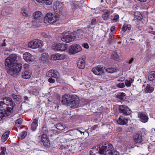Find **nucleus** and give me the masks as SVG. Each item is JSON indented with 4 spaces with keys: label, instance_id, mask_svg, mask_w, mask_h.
<instances>
[{
    "label": "nucleus",
    "instance_id": "f257e3e1",
    "mask_svg": "<svg viewBox=\"0 0 155 155\" xmlns=\"http://www.w3.org/2000/svg\"><path fill=\"white\" fill-rule=\"evenodd\" d=\"M119 155V153L114 149L111 144L107 143H103L98 146L91 149L90 155Z\"/></svg>",
    "mask_w": 155,
    "mask_h": 155
},
{
    "label": "nucleus",
    "instance_id": "f03ea898",
    "mask_svg": "<svg viewBox=\"0 0 155 155\" xmlns=\"http://www.w3.org/2000/svg\"><path fill=\"white\" fill-rule=\"evenodd\" d=\"M17 56L15 54L10 55L5 60V65L9 69L7 72L12 76H16L20 72L22 64L19 63H17Z\"/></svg>",
    "mask_w": 155,
    "mask_h": 155
},
{
    "label": "nucleus",
    "instance_id": "7ed1b4c3",
    "mask_svg": "<svg viewBox=\"0 0 155 155\" xmlns=\"http://www.w3.org/2000/svg\"><path fill=\"white\" fill-rule=\"evenodd\" d=\"M75 38V36L68 32L62 33L61 36V39L62 41L66 43H68L74 41Z\"/></svg>",
    "mask_w": 155,
    "mask_h": 155
},
{
    "label": "nucleus",
    "instance_id": "20e7f679",
    "mask_svg": "<svg viewBox=\"0 0 155 155\" xmlns=\"http://www.w3.org/2000/svg\"><path fill=\"white\" fill-rule=\"evenodd\" d=\"M29 47L32 49L41 47L43 43L42 41L38 39L32 40L28 43Z\"/></svg>",
    "mask_w": 155,
    "mask_h": 155
},
{
    "label": "nucleus",
    "instance_id": "39448f33",
    "mask_svg": "<svg viewBox=\"0 0 155 155\" xmlns=\"http://www.w3.org/2000/svg\"><path fill=\"white\" fill-rule=\"evenodd\" d=\"M34 18L32 21L34 25H35L36 24H38L40 22L43 18V15L41 12L39 11H37L33 14Z\"/></svg>",
    "mask_w": 155,
    "mask_h": 155
},
{
    "label": "nucleus",
    "instance_id": "423d86ee",
    "mask_svg": "<svg viewBox=\"0 0 155 155\" xmlns=\"http://www.w3.org/2000/svg\"><path fill=\"white\" fill-rule=\"evenodd\" d=\"M3 101H2L5 104H6L8 107H9V110L12 111L14 107L15 106V103L13 102L11 98L4 97L2 98Z\"/></svg>",
    "mask_w": 155,
    "mask_h": 155
},
{
    "label": "nucleus",
    "instance_id": "0eeeda50",
    "mask_svg": "<svg viewBox=\"0 0 155 155\" xmlns=\"http://www.w3.org/2000/svg\"><path fill=\"white\" fill-rule=\"evenodd\" d=\"M80 103V100L78 96L72 95L70 101V106L73 108L78 107Z\"/></svg>",
    "mask_w": 155,
    "mask_h": 155
},
{
    "label": "nucleus",
    "instance_id": "6e6552de",
    "mask_svg": "<svg viewBox=\"0 0 155 155\" xmlns=\"http://www.w3.org/2000/svg\"><path fill=\"white\" fill-rule=\"evenodd\" d=\"M68 47L67 44L64 43H55L53 45L52 48L55 50L57 51H65Z\"/></svg>",
    "mask_w": 155,
    "mask_h": 155
},
{
    "label": "nucleus",
    "instance_id": "1a4fd4ad",
    "mask_svg": "<svg viewBox=\"0 0 155 155\" xmlns=\"http://www.w3.org/2000/svg\"><path fill=\"white\" fill-rule=\"evenodd\" d=\"M119 109L120 113L126 116L129 115L131 113V110L127 106L124 105H119Z\"/></svg>",
    "mask_w": 155,
    "mask_h": 155
},
{
    "label": "nucleus",
    "instance_id": "9d476101",
    "mask_svg": "<svg viewBox=\"0 0 155 155\" xmlns=\"http://www.w3.org/2000/svg\"><path fill=\"white\" fill-rule=\"evenodd\" d=\"M82 50L81 46L78 44H74L69 47V51L70 53L74 54Z\"/></svg>",
    "mask_w": 155,
    "mask_h": 155
},
{
    "label": "nucleus",
    "instance_id": "9b49d317",
    "mask_svg": "<svg viewBox=\"0 0 155 155\" xmlns=\"http://www.w3.org/2000/svg\"><path fill=\"white\" fill-rule=\"evenodd\" d=\"M72 95L66 94L64 95L62 97L61 103L62 104L67 106H70Z\"/></svg>",
    "mask_w": 155,
    "mask_h": 155
},
{
    "label": "nucleus",
    "instance_id": "f8f14e48",
    "mask_svg": "<svg viewBox=\"0 0 155 155\" xmlns=\"http://www.w3.org/2000/svg\"><path fill=\"white\" fill-rule=\"evenodd\" d=\"M82 130H80L78 129H74L67 131V133H69V134L72 136L73 138H76L78 137L77 134L80 133L81 134L84 135L85 133L83 131V129H81Z\"/></svg>",
    "mask_w": 155,
    "mask_h": 155
},
{
    "label": "nucleus",
    "instance_id": "ddd939ff",
    "mask_svg": "<svg viewBox=\"0 0 155 155\" xmlns=\"http://www.w3.org/2000/svg\"><path fill=\"white\" fill-rule=\"evenodd\" d=\"M23 57L24 60L28 63L33 62L35 59L34 56L29 52L25 53Z\"/></svg>",
    "mask_w": 155,
    "mask_h": 155
},
{
    "label": "nucleus",
    "instance_id": "4468645a",
    "mask_svg": "<svg viewBox=\"0 0 155 155\" xmlns=\"http://www.w3.org/2000/svg\"><path fill=\"white\" fill-rule=\"evenodd\" d=\"M9 107H8L2 101H0V110L5 113H9L10 114L12 111H10Z\"/></svg>",
    "mask_w": 155,
    "mask_h": 155
},
{
    "label": "nucleus",
    "instance_id": "2eb2a0df",
    "mask_svg": "<svg viewBox=\"0 0 155 155\" xmlns=\"http://www.w3.org/2000/svg\"><path fill=\"white\" fill-rule=\"evenodd\" d=\"M129 120L128 118H126L123 116H120L117 120V122L120 125H124L127 124Z\"/></svg>",
    "mask_w": 155,
    "mask_h": 155
},
{
    "label": "nucleus",
    "instance_id": "dca6fc26",
    "mask_svg": "<svg viewBox=\"0 0 155 155\" xmlns=\"http://www.w3.org/2000/svg\"><path fill=\"white\" fill-rule=\"evenodd\" d=\"M63 7L62 3L58 2L57 3L54 9L56 14L59 15L62 14L63 11Z\"/></svg>",
    "mask_w": 155,
    "mask_h": 155
},
{
    "label": "nucleus",
    "instance_id": "f3484780",
    "mask_svg": "<svg viewBox=\"0 0 155 155\" xmlns=\"http://www.w3.org/2000/svg\"><path fill=\"white\" fill-rule=\"evenodd\" d=\"M32 74L31 71L30 70H24L21 73L22 78L24 79H29Z\"/></svg>",
    "mask_w": 155,
    "mask_h": 155
},
{
    "label": "nucleus",
    "instance_id": "a211bd4d",
    "mask_svg": "<svg viewBox=\"0 0 155 155\" xmlns=\"http://www.w3.org/2000/svg\"><path fill=\"white\" fill-rule=\"evenodd\" d=\"M58 72L53 70H50L46 74V75L48 77H52L56 78L58 77Z\"/></svg>",
    "mask_w": 155,
    "mask_h": 155
},
{
    "label": "nucleus",
    "instance_id": "6ab92c4d",
    "mask_svg": "<svg viewBox=\"0 0 155 155\" xmlns=\"http://www.w3.org/2000/svg\"><path fill=\"white\" fill-rule=\"evenodd\" d=\"M138 117L140 118V120L143 123L147 122L148 120V116L142 113L138 114Z\"/></svg>",
    "mask_w": 155,
    "mask_h": 155
},
{
    "label": "nucleus",
    "instance_id": "aec40b11",
    "mask_svg": "<svg viewBox=\"0 0 155 155\" xmlns=\"http://www.w3.org/2000/svg\"><path fill=\"white\" fill-rule=\"evenodd\" d=\"M92 71L94 74L97 75H100L104 72L102 68L98 67L93 68Z\"/></svg>",
    "mask_w": 155,
    "mask_h": 155
},
{
    "label": "nucleus",
    "instance_id": "412c9836",
    "mask_svg": "<svg viewBox=\"0 0 155 155\" xmlns=\"http://www.w3.org/2000/svg\"><path fill=\"white\" fill-rule=\"evenodd\" d=\"M77 65L79 69H83L85 68V62L83 58H81L78 62Z\"/></svg>",
    "mask_w": 155,
    "mask_h": 155
},
{
    "label": "nucleus",
    "instance_id": "4be33fe9",
    "mask_svg": "<svg viewBox=\"0 0 155 155\" xmlns=\"http://www.w3.org/2000/svg\"><path fill=\"white\" fill-rule=\"evenodd\" d=\"M148 79L152 83L155 85V72L152 71L148 76Z\"/></svg>",
    "mask_w": 155,
    "mask_h": 155
},
{
    "label": "nucleus",
    "instance_id": "5701e85b",
    "mask_svg": "<svg viewBox=\"0 0 155 155\" xmlns=\"http://www.w3.org/2000/svg\"><path fill=\"white\" fill-rule=\"evenodd\" d=\"M134 141L137 143H141L142 141V135L140 134H136L134 137Z\"/></svg>",
    "mask_w": 155,
    "mask_h": 155
},
{
    "label": "nucleus",
    "instance_id": "b1692460",
    "mask_svg": "<svg viewBox=\"0 0 155 155\" xmlns=\"http://www.w3.org/2000/svg\"><path fill=\"white\" fill-rule=\"evenodd\" d=\"M98 126L97 125H95L93 126L90 129L89 131H86L85 133L87 134L88 135H89V133H90V134H95L96 133L98 130Z\"/></svg>",
    "mask_w": 155,
    "mask_h": 155
},
{
    "label": "nucleus",
    "instance_id": "393cba45",
    "mask_svg": "<svg viewBox=\"0 0 155 155\" xmlns=\"http://www.w3.org/2000/svg\"><path fill=\"white\" fill-rule=\"evenodd\" d=\"M50 21L49 22L50 23H53L56 22L59 19V15H57L54 13V15L51 18H50Z\"/></svg>",
    "mask_w": 155,
    "mask_h": 155
},
{
    "label": "nucleus",
    "instance_id": "a878e982",
    "mask_svg": "<svg viewBox=\"0 0 155 155\" xmlns=\"http://www.w3.org/2000/svg\"><path fill=\"white\" fill-rule=\"evenodd\" d=\"M10 132L8 131L4 133L1 137V140L2 142H4L7 140L9 137Z\"/></svg>",
    "mask_w": 155,
    "mask_h": 155
},
{
    "label": "nucleus",
    "instance_id": "bb28decb",
    "mask_svg": "<svg viewBox=\"0 0 155 155\" xmlns=\"http://www.w3.org/2000/svg\"><path fill=\"white\" fill-rule=\"evenodd\" d=\"M144 90L146 93H150L153 91L154 88L152 87H150V84H147Z\"/></svg>",
    "mask_w": 155,
    "mask_h": 155
},
{
    "label": "nucleus",
    "instance_id": "cd10ccee",
    "mask_svg": "<svg viewBox=\"0 0 155 155\" xmlns=\"http://www.w3.org/2000/svg\"><path fill=\"white\" fill-rule=\"evenodd\" d=\"M21 13L23 16L25 18H26L29 16L28 10L25 8H23L21 9Z\"/></svg>",
    "mask_w": 155,
    "mask_h": 155
},
{
    "label": "nucleus",
    "instance_id": "c85d7f7f",
    "mask_svg": "<svg viewBox=\"0 0 155 155\" xmlns=\"http://www.w3.org/2000/svg\"><path fill=\"white\" fill-rule=\"evenodd\" d=\"M134 17L136 19L140 20L142 19L143 17L141 13L138 12H135L134 14Z\"/></svg>",
    "mask_w": 155,
    "mask_h": 155
},
{
    "label": "nucleus",
    "instance_id": "c756f323",
    "mask_svg": "<svg viewBox=\"0 0 155 155\" xmlns=\"http://www.w3.org/2000/svg\"><path fill=\"white\" fill-rule=\"evenodd\" d=\"M54 15V14H53L51 13H47L46 16L45 17V21L49 23L50 21V18H51L53 17Z\"/></svg>",
    "mask_w": 155,
    "mask_h": 155
},
{
    "label": "nucleus",
    "instance_id": "7c9ffc66",
    "mask_svg": "<svg viewBox=\"0 0 155 155\" xmlns=\"http://www.w3.org/2000/svg\"><path fill=\"white\" fill-rule=\"evenodd\" d=\"M56 128L59 130H62L65 128V125L63 124L58 123L56 125Z\"/></svg>",
    "mask_w": 155,
    "mask_h": 155
},
{
    "label": "nucleus",
    "instance_id": "2f4dec72",
    "mask_svg": "<svg viewBox=\"0 0 155 155\" xmlns=\"http://www.w3.org/2000/svg\"><path fill=\"white\" fill-rule=\"evenodd\" d=\"M9 113H5L0 110V120H2L4 117H5L9 115Z\"/></svg>",
    "mask_w": 155,
    "mask_h": 155
},
{
    "label": "nucleus",
    "instance_id": "473e14b6",
    "mask_svg": "<svg viewBox=\"0 0 155 155\" xmlns=\"http://www.w3.org/2000/svg\"><path fill=\"white\" fill-rule=\"evenodd\" d=\"M118 69L117 68H108L106 69V71L110 73H113L114 72H117Z\"/></svg>",
    "mask_w": 155,
    "mask_h": 155
},
{
    "label": "nucleus",
    "instance_id": "72a5a7b5",
    "mask_svg": "<svg viewBox=\"0 0 155 155\" xmlns=\"http://www.w3.org/2000/svg\"><path fill=\"white\" fill-rule=\"evenodd\" d=\"M111 58L117 61L119 60V56L116 51L112 52L111 56Z\"/></svg>",
    "mask_w": 155,
    "mask_h": 155
},
{
    "label": "nucleus",
    "instance_id": "f704fd0d",
    "mask_svg": "<svg viewBox=\"0 0 155 155\" xmlns=\"http://www.w3.org/2000/svg\"><path fill=\"white\" fill-rule=\"evenodd\" d=\"M37 2H39L42 3H45L47 5H51L52 4V0H36Z\"/></svg>",
    "mask_w": 155,
    "mask_h": 155
},
{
    "label": "nucleus",
    "instance_id": "c9c22d12",
    "mask_svg": "<svg viewBox=\"0 0 155 155\" xmlns=\"http://www.w3.org/2000/svg\"><path fill=\"white\" fill-rule=\"evenodd\" d=\"M12 98L15 99L17 101H19L21 99V97L19 95H16L14 94H12Z\"/></svg>",
    "mask_w": 155,
    "mask_h": 155
},
{
    "label": "nucleus",
    "instance_id": "e433bc0d",
    "mask_svg": "<svg viewBox=\"0 0 155 155\" xmlns=\"http://www.w3.org/2000/svg\"><path fill=\"white\" fill-rule=\"evenodd\" d=\"M44 146L46 148L49 147L50 146V143L49 139L42 141Z\"/></svg>",
    "mask_w": 155,
    "mask_h": 155
},
{
    "label": "nucleus",
    "instance_id": "4c0bfd02",
    "mask_svg": "<svg viewBox=\"0 0 155 155\" xmlns=\"http://www.w3.org/2000/svg\"><path fill=\"white\" fill-rule=\"evenodd\" d=\"M133 81V80L131 78H130L129 80H125V83L126 86L128 87H130Z\"/></svg>",
    "mask_w": 155,
    "mask_h": 155
},
{
    "label": "nucleus",
    "instance_id": "58836bf2",
    "mask_svg": "<svg viewBox=\"0 0 155 155\" xmlns=\"http://www.w3.org/2000/svg\"><path fill=\"white\" fill-rule=\"evenodd\" d=\"M110 12L108 11H106L104 12V14L103 15V18L104 20L107 19L109 16V14Z\"/></svg>",
    "mask_w": 155,
    "mask_h": 155
},
{
    "label": "nucleus",
    "instance_id": "ea45409f",
    "mask_svg": "<svg viewBox=\"0 0 155 155\" xmlns=\"http://www.w3.org/2000/svg\"><path fill=\"white\" fill-rule=\"evenodd\" d=\"M48 57V53H44L42 54L41 59L44 61L47 60Z\"/></svg>",
    "mask_w": 155,
    "mask_h": 155
},
{
    "label": "nucleus",
    "instance_id": "a19ab883",
    "mask_svg": "<svg viewBox=\"0 0 155 155\" xmlns=\"http://www.w3.org/2000/svg\"><path fill=\"white\" fill-rule=\"evenodd\" d=\"M126 95V94L125 93L122 92L120 93V94L117 95L116 97L120 99L123 100V97H125Z\"/></svg>",
    "mask_w": 155,
    "mask_h": 155
},
{
    "label": "nucleus",
    "instance_id": "79ce46f5",
    "mask_svg": "<svg viewBox=\"0 0 155 155\" xmlns=\"http://www.w3.org/2000/svg\"><path fill=\"white\" fill-rule=\"evenodd\" d=\"M115 41L112 35H110L109 36L108 42L109 44H111L112 42Z\"/></svg>",
    "mask_w": 155,
    "mask_h": 155
},
{
    "label": "nucleus",
    "instance_id": "37998d69",
    "mask_svg": "<svg viewBox=\"0 0 155 155\" xmlns=\"http://www.w3.org/2000/svg\"><path fill=\"white\" fill-rule=\"evenodd\" d=\"M58 54H55L52 55L51 59L52 60L56 61L58 60Z\"/></svg>",
    "mask_w": 155,
    "mask_h": 155
},
{
    "label": "nucleus",
    "instance_id": "c03bdc74",
    "mask_svg": "<svg viewBox=\"0 0 155 155\" xmlns=\"http://www.w3.org/2000/svg\"><path fill=\"white\" fill-rule=\"evenodd\" d=\"M95 26L94 25H92L91 24H90L87 27V28L88 30L90 32H93V30H94V28Z\"/></svg>",
    "mask_w": 155,
    "mask_h": 155
},
{
    "label": "nucleus",
    "instance_id": "a18cd8bd",
    "mask_svg": "<svg viewBox=\"0 0 155 155\" xmlns=\"http://www.w3.org/2000/svg\"><path fill=\"white\" fill-rule=\"evenodd\" d=\"M127 24H125L124 25L122 28V31L121 33L123 34V33L127 30Z\"/></svg>",
    "mask_w": 155,
    "mask_h": 155
},
{
    "label": "nucleus",
    "instance_id": "49530a36",
    "mask_svg": "<svg viewBox=\"0 0 155 155\" xmlns=\"http://www.w3.org/2000/svg\"><path fill=\"white\" fill-rule=\"evenodd\" d=\"M48 139V138L47 137V136L45 134H43L41 136V140L42 141H45V140Z\"/></svg>",
    "mask_w": 155,
    "mask_h": 155
},
{
    "label": "nucleus",
    "instance_id": "de8ad7c7",
    "mask_svg": "<svg viewBox=\"0 0 155 155\" xmlns=\"http://www.w3.org/2000/svg\"><path fill=\"white\" fill-rule=\"evenodd\" d=\"M38 126V125H36L31 124V128L32 130L34 131H35L36 130Z\"/></svg>",
    "mask_w": 155,
    "mask_h": 155
},
{
    "label": "nucleus",
    "instance_id": "09e8293b",
    "mask_svg": "<svg viewBox=\"0 0 155 155\" xmlns=\"http://www.w3.org/2000/svg\"><path fill=\"white\" fill-rule=\"evenodd\" d=\"M119 88H122L125 87V84L124 83H120L116 85Z\"/></svg>",
    "mask_w": 155,
    "mask_h": 155
},
{
    "label": "nucleus",
    "instance_id": "8fccbe9b",
    "mask_svg": "<svg viewBox=\"0 0 155 155\" xmlns=\"http://www.w3.org/2000/svg\"><path fill=\"white\" fill-rule=\"evenodd\" d=\"M58 60H63L65 58V56L63 54H58Z\"/></svg>",
    "mask_w": 155,
    "mask_h": 155
},
{
    "label": "nucleus",
    "instance_id": "3c124183",
    "mask_svg": "<svg viewBox=\"0 0 155 155\" xmlns=\"http://www.w3.org/2000/svg\"><path fill=\"white\" fill-rule=\"evenodd\" d=\"M22 122L21 120L17 119L16 120L15 122V125L16 126H18V125L21 124Z\"/></svg>",
    "mask_w": 155,
    "mask_h": 155
},
{
    "label": "nucleus",
    "instance_id": "603ef678",
    "mask_svg": "<svg viewBox=\"0 0 155 155\" xmlns=\"http://www.w3.org/2000/svg\"><path fill=\"white\" fill-rule=\"evenodd\" d=\"M97 24L96 20L95 18H93L92 19L90 24L94 25L95 26V25Z\"/></svg>",
    "mask_w": 155,
    "mask_h": 155
},
{
    "label": "nucleus",
    "instance_id": "864d4df0",
    "mask_svg": "<svg viewBox=\"0 0 155 155\" xmlns=\"http://www.w3.org/2000/svg\"><path fill=\"white\" fill-rule=\"evenodd\" d=\"M26 135L27 132H26V131H24L22 132L21 135V137L23 139L26 136Z\"/></svg>",
    "mask_w": 155,
    "mask_h": 155
},
{
    "label": "nucleus",
    "instance_id": "5fc2aeb1",
    "mask_svg": "<svg viewBox=\"0 0 155 155\" xmlns=\"http://www.w3.org/2000/svg\"><path fill=\"white\" fill-rule=\"evenodd\" d=\"M50 77V78L48 79V81L51 83H54L55 81V80L52 79V78L51 77Z\"/></svg>",
    "mask_w": 155,
    "mask_h": 155
},
{
    "label": "nucleus",
    "instance_id": "6e6d98bb",
    "mask_svg": "<svg viewBox=\"0 0 155 155\" xmlns=\"http://www.w3.org/2000/svg\"><path fill=\"white\" fill-rule=\"evenodd\" d=\"M29 65L28 64H25L24 65V68L25 69V70H29L28 69Z\"/></svg>",
    "mask_w": 155,
    "mask_h": 155
},
{
    "label": "nucleus",
    "instance_id": "4d7b16f0",
    "mask_svg": "<svg viewBox=\"0 0 155 155\" xmlns=\"http://www.w3.org/2000/svg\"><path fill=\"white\" fill-rule=\"evenodd\" d=\"M119 18V15H115L114 18H113V20L115 21H117Z\"/></svg>",
    "mask_w": 155,
    "mask_h": 155
},
{
    "label": "nucleus",
    "instance_id": "13d9d810",
    "mask_svg": "<svg viewBox=\"0 0 155 155\" xmlns=\"http://www.w3.org/2000/svg\"><path fill=\"white\" fill-rule=\"evenodd\" d=\"M32 124L36 125H38V120L36 119H34Z\"/></svg>",
    "mask_w": 155,
    "mask_h": 155
},
{
    "label": "nucleus",
    "instance_id": "bf43d9fd",
    "mask_svg": "<svg viewBox=\"0 0 155 155\" xmlns=\"http://www.w3.org/2000/svg\"><path fill=\"white\" fill-rule=\"evenodd\" d=\"M83 46L85 48L87 49L89 48V46L87 44L84 43L83 44Z\"/></svg>",
    "mask_w": 155,
    "mask_h": 155
},
{
    "label": "nucleus",
    "instance_id": "052dcab7",
    "mask_svg": "<svg viewBox=\"0 0 155 155\" xmlns=\"http://www.w3.org/2000/svg\"><path fill=\"white\" fill-rule=\"evenodd\" d=\"M1 150H2V151L5 152L6 151V148L4 147H1Z\"/></svg>",
    "mask_w": 155,
    "mask_h": 155
},
{
    "label": "nucleus",
    "instance_id": "680f3d73",
    "mask_svg": "<svg viewBox=\"0 0 155 155\" xmlns=\"http://www.w3.org/2000/svg\"><path fill=\"white\" fill-rule=\"evenodd\" d=\"M115 29V27L114 26H112L110 28V31L111 32L114 31Z\"/></svg>",
    "mask_w": 155,
    "mask_h": 155
},
{
    "label": "nucleus",
    "instance_id": "e2e57ef3",
    "mask_svg": "<svg viewBox=\"0 0 155 155\" xmlns=\"http://www.w3.org/2000/svg\"><path fill=\"white\" fill-rule=\"evenodd\" d=\"M5 41V39H4L3 41V42L2 44V46H5L6 45V44Z\"/></svg>",
    "mask_w": 155,
    "mask_h": 155
},
{
    "label": "nucleus",
    "instance_id": "0e129e2a",
    "mask_svg": "<svg viewBox=\"0 0 155 155\" xmlns=\"http://www.w3.org/2000/svg\"><path fill=\"white\" fill-rule=\"evenodd\" d=\"M149 32L154 35H155V31H149Z\"/></svg>",
    "mask_w": 155,
    "mask_h": 155
},
{
    "label": "nucleus",
    "instance_id": "69168bd1",
    "mask_svg": "<svg viewBox=\"0 0 155 155\" xmlns=\"http://www.w3.org/2000/svg\"><path fill=\"white\" fill-rule=\"evenodd\" d=\"M134 58H132L130 60L129 62V64H131V63L133 61H134Z\"/></svg>",
    "mask_w": 155,
    "mask_h": 155
},
{
    "label": "nucleus",
    "instance_id": "338daca9",
    "mask_svg": "<svg viewBox=\"0 0 155 155\" xmlns=\"http://www.w3.org/2000/svg\"><path fill=\"white\" fill-rule=\"evenodd\" d=\"M24 98L25 100H26L27 101H28L29 100L28 97L26 96H25Z\"/></svg>",
    "mask_w": 155,
    "mask_h": 155
},
{
    "label": "nucleus",
    "instance_id": "774afa93",
    "mask_svg": "<svg viewBox=\"0 0 155 155\" xmlns=\"http://www.w3.org/2000/svg\"><path fill=\"white\" fill-rule=\"evenodd\" d=\"M5 152L3 151H1L0 153V155H5Z\"/></svg>",
    "mask_w": 155,
    "mask_h": 155
}]
</instances>
